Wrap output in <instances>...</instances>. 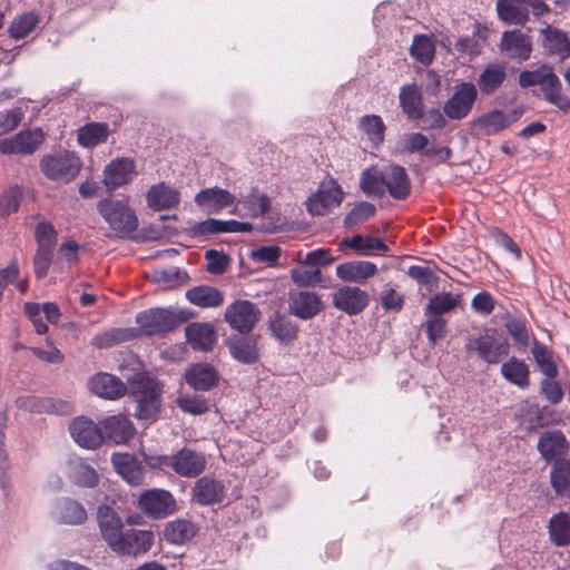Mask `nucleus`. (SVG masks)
Wrapping results in <instances>:
<instances>
[{
	"label": "nucleus",
	"mask_w": 570,
	"mask_h": 570,
	"mask_svg": "<svg viewBox=\"0 0 570 570\" xmlns=\"http://www.w3.org/2000/svg\"><path fill=\"white\" fill-rule=\"evenodd\" d=\"M185 335L194 350L210 351L216 342L214 327L208 323H193L187 325Z\"/></svg>",
	"instance_id": "35"
},
{
	"label": "nucleus",
	"mask_w": 570,
	"mask_h": 570,
	"mask_svg": "<svg viewBox=\"0 0 570 570\" xmlns=\"http://www.w3.org/2000/svg\"><path fill=\"white\" fill-rule=\"evenodd\" d=\"M399 98L403 112L410 119L421 117L420 110L424 108L421 87L415 82L404 85Z\"/></svg>",
	"instance_id": "43"
},
{
	"label": "nucleus",
	"mask_w": 570,
	"mask_h": 570,
	"mask_svg": "<svg viewBox=\"0 0 570 570\" xmlns=\"http://www.w3.org/2000/svg\"><path fill=\"white\" fill-rule=\"evenodd\" d=\"M97 521L102 539L114 551L124 534L121 518L111 507L102 504L97 510Z\"/></svg>",
	"instance_id": "18"
},
{
	"label": "nucleus",
	"mask_w": 570,
	"mask_h": 570,
	"mask_svg": "<svg viewBox=\"0 0 570 570\" xmlns=\"http://www.w3.org/2000/svg\"><path fill=\"white\" fill-rule=\"evenodd\" d=\"M187 384L196 391H209L218 383L217 371L207 363L191 365L185 374Z\"/></svg>",
	"instance_id": "30"
},
{
	"label": "nucleus",
	"mask_w": 570,
	"mask_h": 570,
	"mask_svg": "<svg viewBox=\"0 0 570 570\" xmlns=\"http://www.w3.org/2000/svg\"><path fill=\"white\" fill-rule=\"evenodd\" d=\"M186 298L194 305L203 308L219 307L224 303L223 293L213 286L199 285L186 292Z\"/></svg>",
	"instance_id": "38"
},
{
	"label": "nucleus",
	"mask_w": 570,
	"mask_h": 570,
	"mask_svg": "<svg viewBox=\"0 0 570 570\" xmlns=\"http://www.w3.org/2000/svg\"><path fill=\"white\" fill-rule=\"evenodd\" d=\"M205 259L207 261L206 269L213 275H220L225 272L229 264V258L222 252L216 249H208L205 252Z\"/></svg>",
	"instance_id": "63"
},
{
	"label": "nucleus",
	"mask_w": 570,
	"mask_h": 570,
	"mask_svg": "<svg viewBox=\"0 0 570 570\" xmlns=\"http://www.w3.org/2000/svg\"><path fill=\"white\" fill-rule=\"evenodd\" d=\"M147 204L155 210L170 209L179 204V193L165 184L154 185L147 193Z\"/></svg>",
	"instance_id": "40"
},
{
	"label": "nucleus",
	"mask_w": 570,
	"mask_h": 570,
	"mask_svg": "<svg viewBox=\"0 0 570 570\" xmlns=\"http://www.w3.org/2000/svg\"><path fill=\"white\" fill-rule=\"evenodd\" d=\"M206 464L203 453L185 446L173 454L171 470L179 476L197 478L205 471Z\"/></svg>",
	"instance_id": "15"
},
{
	"label": "nucleus",
	"mask_w": 570,
	"mask_h": 570,
	"mask_svg": "<svg viewBox=\"0 0 570 570\" xmlns=\"http://www.w3.org/2000/svg\"><path fill=\"white\" fill-rule=\"evenodd\" d=\"M470 127L476 134L490 136L507 128L504 112L500 109H492L470 122Z\"/></svg>",
	"instance_id": "42"
},
{
	"label": "nucleus",
	"mask_w": 570,
	"mask_h": 570,
	"mask_svg": "<svg viewBox=\"0 0 570 570\" xmlns=\"http://www.w3.org/2000/svg\"><path fill=\"white\" fill-rule=\"evenodd\" d=\"M129 399L135 403V417L153 423L158 420L161 409L163 386L159 381L147 373L132 376L127 386Z\"/></svg>",
	"instance_id": "2"
},
{
	"label": "nucleus",
	"mask_w": 570,
	"mask_h": 570,
	"mask_svg": "<svg viewBox=\"0 0 570 570\" xmlns=\"http://www.w3.org/2000/svg\"><path fill=\"white\" fill-rule=\"evenodd\" d=\"M539 43L547 56H559L560 61L570 58V37L568 33L551 24H546L539 31Z\"/></svg>",
	"instance_id": "16"
},
{
	"label": "nucleus",
	"mask_w": 570,
	"mask_h": 570,
	"mask_svg": "<svg viewBox=\"0 0 570 570\" xmlns=\"http://www.w3.org/2000/svg\"><path fill=\"white\" fill-rule=\"evenodd\" d=\"M282 249L277 245L261 246L252 249V261L264 263L267 266H276L281 257Z\"/></svg>",
	"instance_id": "61"
},
{
	"label": "nucleus",
	"mask_w": 570,
	"mask_h": 570,
	"mask_svg": "<svg viewBox=\"0 0 570 570\" xmlns=\"http://www.w3.org/2000/svg\"><path fill=\"white\" fill-rule=\"evenodd\" d=\"M453 48L460 55H468L470 59H474L482 53V45L478 41L472 32L471 36L463 35L458 38Z\"/></svg>",
	"instance_id": "60"
},
{
	"label": "nucleus",
	"mask_w": 570,
	"mask_h": 570,
	"mask_svg": "<svg viewBox=\"0 0 570 570\" xmlns=\"http://www.w3.org/2000/svg\"><path fill=\"white\" fill-rule=\"evenodd\" d=\"M69 431L75 442L85 449L95 450L105 441L100 422L96 424L85 416L75 419L69 425Z\"/></svg>",
	"instance_id": "12"
},
{
	"label": "nucleus",
	"mask_w": 570,
	"mask_h": 570,
	"mask_svg": "<svg viewBox=\"0 0 570 570\" xmlns=\"http://www.w3.org/2000/svg\"><path fill=\"white\" fill-rule=\"evenodd\" d=\"M46 132L41 127L23 128L11 137L0 139V142H43Z\"/></svg>",
	"instance_id": "62"
},
{
	"label": "nucleus",
	"mask_w": 570,
	"mask_h": 570,
	"mask_svg": "<svg viewBox=\"0 0 570 570\" xmlns=\"http://www.w3.org/2000/svg\"><path fill=\"white\" fill-rule=\"evenodd\" d=\"M35 237L37 248L55 250L57 245V230L47 220L39 222L36 226Z\"/></svg>",
	"instance_id": "52"
},
{
	"label": "nucleus",
	"mask_w": 570,
	"mask_h": 570,
	"mask_svg": "<svg viewBox=\"0 0 570 570\" xmlns=\"http://www.w3.org/2000/svg\"><path fill=\"white\" fill-rule=\"evenodd\" d=\"M504 327L511 336L514 346L521 353H524L530 344V334L524 317L509 316L504 322Z\"/></svg>",
	"instance_id": "47"
},
{
	"label": "nucleus",
	"mask_w": 570,
	"mask_h": 570,
	"mask_svg": "<svg viewBox=\"0 0 570 570\" xmlns=\"http://www.w3.org/2000/svg\"><path fill=\"white\" fill-rule=\"evenodd\" d=\"M499 48L502 52H508L509 57L525 61L533 50L532 38L520 29L505 30L502 32Z\"/></svg>",
	"instance_id": "19"
},
{
	"label": "nucleus",
	"mask_w": 570,
	"mask_h": 570,
	"mask_svg": "<svg viewBox=\"0 0 570 570\" xmlns=\"http://www.w3.org/2000/svg\"><path fill=\"white\" fill-rule=\"evenodd\" d=\"M272 337L282 346L292 345L298 337V325L289 315L281 312L273 313L267 323Z\"/></svg>",
	"instance_id": "21"
},
{
	"label": "nucleus",
	"mask_w": 570,
	"mask_h": 570,
	"mask_svg": "<svg viewBox=\"0 0 570 570\" xmlns=\"http://www.w3.org/2000/svg\"><path fill=\"white\" fill-rule=\"evenodd\" d=\"M495 10L498 19L505 24L525 26L530 19L524 0H497Z\"/></svg>",
	"instance_id": "29"
},
{
	"label": "nucleus",
	"mask_w": 570,
	"mask_h": 570,
	"mask_svg": "<svg viewBox=\"0 0 570 570\" xmlns=\"http://www.w3.org/2000/svg\"><path fill=\"white\" fill-rule=\"evenodd\" d=\"M376 214V206L368 202H358L344 217L343 224L352 228L363 224Z\"/></svg>",
	"instance_id": "50"
},
{
	"label": "nucleus",
	"mask_w": 570,
	"mask_h": 570,
	"mask_svg": "<svg viewBox=\"0 0 570 570\" xmlns=\"http://www.w3.org/2000/svg\"><path fill=\"white\" fill-rule=\"evenodd\" d=\"M550 484L557 497L570 498V459H558L551 465Z\"/></svg>",
	"instance_id": "39"
},
{
	"label": "nucleus",
	"mask_w": 570,
	"mask_h": 570,
	"mask_svg": "<svg viewBox=\"0 0 570 570\" xmlns=\"http://www.w3.org/2000/svg\"><path fill=\"white\" fill-rule=\"evenodd\" d=\"M360 129L364 131L371 142H384L385 124L377 115H365L360 119Z\"/></svg>",
	"instance_id": "51"
},
{
	"label": "nucleus",
	"mask_w": 570,
	"mask_h": 570,
	"mask_svg": "<svg viewBox=\"0 0 570 570\" xmlns=\"http://www.w3.org/2000/svg\"><path fill=\"white\" fill-rule=\"evenodd\" d=\"M154 543V533L144 530L124 532L114 552L121 556H138L147 552Z\"/></svg>",
	"instance_id": "22"
},
{
	"label": "nucleus",
	"mask_w": 570,
	"mask_h": 570,
	"mask_svg": "<svg viewBox=\"0 0 570 570\" xmlns=\"http://www.w3.org/2000/svg\"><path fill=\"white\" fill-rule=\"evenodd\" d=\"M500 373L508 383L519 387L520 390H528L531 385L530 366L524 360L517 356H511L503 362Z\"/></svg>",
	"instance_id": "27"
},
{
	"label": "nucleus",
	"mask_w": 570,
	"mask_h": 570,
	"mask_svg": "<svg viewBox=\"0 0 570 570\" xmlns=\"http://www.w3.org/2000/svg\"><path fill=\"white\" fill-rule=\"evenodd\" d=\"M140 509L153 519H163L176 510V501L169 491L151 489L139 497Z\"/></svg>",
	"instance_id": "11"
},
{
	"label": "nucleus",
	"mask_w": 570,
	"mask_h": 570,
	"mask_svg": "<svg viewBox=\"0 0 570 570\" xmlns=\"http://www.w3.org/2000/svg\"><path fill=\"white\" fill-rule=\"evenodd\" d=\"M497 328L487 327L478 336H469L464 343L466 354L488 364H498L510 354V343L505 337L497 340Z\"/></svg>",
	"instance_id": "4"
},
{
	"label": "nucleus",
	"mask_w": 570,
	"mask_h": 570,
	"mask_svg": "<svg viewBox=\"0 0 570 570\" xmlns=\"http://www.w3.org/2000/svg\"><path fill=\"white\" fill-rule=\"evenodd\" d=\"M324 309L322 297L315 292L299 291L289 294L288 314L308 321Z\"/></svg>",
	"instance_id": "13"
},
{
	"label": "nucleus",
	"mask_w": 570,
	"mask_h": 570,
	"mask_svg": "<svg viewBox=\"0 0 570 570\" xmlns=\"http://www.w3.org/2000/svg\"><path fill=\"white\" fill-rule=\"evenodd\" d=\"M89 387L96 395L107 399L117 400L127 393V385L117 376L100 372L89 380Z\"/></svg>",
	"instance_id": "24"
},
{
	"label": "nucleus",
	"mask_w": 570,
	"mask_h": 570,
	"mask_svg": "<svg viewBox=\"0 0 570 570\" xmlns=\"http://www.w3.org/2000/svg\"><path fill=\"white\" fill-rule=\"evenodd\" d=\"M135 174V164L129 158L111 161L105 169L104 183L108 189H116L131 181Z\"/></svg>",
	"instance_id": "28"
},
{
	"label": "nucleus",
	"mask_w": 570,
	"mask_h": 570,
	"mask_svg": "<svg viewBox=\"0 0 570 570\" xmlns=\"http://www.w3.org/2000/svg\"><path fill=\"white\" fill-rule=\"evenodd\" d=\"M556 379L546 376L540 382V394L553 405L561 403L564 396V391Z\"/></svg>",
	"instance_id": "57"
},
{
	"label": "nucleus",
	"mask_w": 570,
	"mask_h": 570,
	"mask_svg": "<svg viewBox=\"0 0 570 570\" xmlns=\"http://www.w3.org/2000/svg\"><path fill=\"white\" fill-rule=\"evenodd\" d=\"M104 440L114 444L127 443L135 435L132 422L122 414L111 415L100 421Z\"/></svg>",
	"instance_id": "20"
},
{
	"label": "nucleus",
	"mask_w": 570,
	"mask_h": 570,
	"mask_svg": "<svg viewBox=\"0 0 570 570\" xmlns=\"http://www.w3.org/2000/svg\"><path fill=\"white\" fill-rule=\"evenodd\" d=\"M404 151L420 155V160L436 166L449 160L452 150L448 145H404Z\"/></svg>",
	"instance_id": "37"
},
{
	"label": "nucleus",
	"mask_w": 570,
	"mask_h": 570,
	"mask_svg": "<svg viewBox=\"0 0 570 570\" xmlns=\"http://www.w3.org/2000/svg\"><path fill=\"white\" fill-rule=\"evenodd\" d=\"M537 450L547 463H553L554 460L566 459L570 444L561 430H548L539 436Z\"/></svg>",
	"instance_id": "14"
},
{
	"label": "nucleus",
	"mask_w": 570,
	"mask_h": 570,
	"mask_svg": "<svg viewBox=\"0 0 570 570\" xmlns=\"http://www.w3.org/2000/svg\"><path fill=\"white\" fill-rule=\"evenodd\" d=\"M195 203L207 213H219L233 204V195L223 188L213 187L200 190L194 198Z\"/></svg>",
	"instance_id": "31"
},
{
	"label": "nucleus",
	"mask_w": 570,
	"mask_h": 570,
	"mask_svg": "<svg viewBox=\"0 0 570 570\" xmlns=\"http://www.w3.org/2000/svg\"><path fill=\"white\" fill-rule=\"evenodd\" d=\"M376 272V265L368 261L345 262L335 268L336 277L345 283H363L373 277Z\"/></svg>",
	"instance_id": "26"
},
{
	"label": "nucleus",
	"mask_w": 570,
	"mask_h": 570,
	"mask_svg": "<svg viewBox=\"0 0 570 570\" xmlns=\"http://www.w3.org/2000/svg\"><path fill=\"white\" fill-rule=\"evenodd\" d=\"M507 78V70L503 63L490 62L485 65L476 80L482 95L490 96L495 92Z\"/></svg>",
	"instance_id": "33"
},
{
	"label": "nucleus",
	"mask_w": 570,
	"mask_h": 570,
	"mask_svg": "<svg viewBox=\"0 0 570 570\" xmlns=\"http://www.w3.org/2000/svg\"><path fill=\"white\" fill-rule=\"evenodd\" d=\"M548 533L556 547L570 546V514L564 511L553 514L548 523Z\"/></svg>",
	"instance_id": "41"
},
{
	"label": "nucleus",
	"mask_w": 570,
	"mask_h": 570,
	"mask_svg": "<svg viewBox=\"0 0 570 570\" xmlns=\"http://www.w3.org/2000/svg\"><path fill=\"white\" fill-rule=\"evenodd\" d=\"M407 275L415 279L420 285L432 289L438 286L439 276L428 266L412 265L407 269Z\"/></svg>",
	"instance_id": "59"
},
{
	"label": "nucleus",
	"mask_w": 570,
	"mask_h": 570,
	"mask_svg": "<svg viewBox=\"0 0 570 570\" xmlns=\"http://www.w3.org/2000/svg\"><path fill=\"white\" fill-rule=\"evenodd\" d=\"M197 532V525L190 520L176 519L166 524L164 539L170 544L183 546L189 542Z\"/></svg>",
	"instance_id": "34"
},
{
	"label": "nucleus",
	"mask_w": 570,
	"mask_h": 570,
	"mask_svg": "<svg viewBox=\"0 0 570 570\" xmlns=\"http://www.w3.org/2000/svg\"><path fill=\"white\" fill-rule=\"evenodd\" d=\"M52 517L60 524L79 525L86 522L87 511L80 502L61 498L55 503Z\"/></svg>",
	"instance_id": "25"
},
{
	"label": "nucleus",
	"mask_w": 570,
	"mask_h": 570,
	"mask_svg": "<svg viewBox=\"0 0 570 570\" xmlns=\"http://www.w3.org/2000/svg\"><path fill=\"white\" fill-rule=\"evenodd\" d=\"M116 471L131 485L144 482V470L140 463L129 454H122L112 460Z\"/></svg>",
	"instance_id": "45"
},
{
	"label": "nucleus",
	"mask_w": 570,
	"mask_h": 570,
	"mask_svg": "<svg viewBox=\"0 0 570 570\" xmlns=\"http://www.w3.org/2000/svg\"><path fill=\"white\" fill-rule=\"evenodd\" d=\"M541 88L544 92V99L547 101H550V95L557 96L561 94L562 83L559 77L554 73L553 66L551 63H548V69H546L542 78Z\"/></svg>",
	"instance_id": "64"
},
{
	"label": "nucleus",
	"mask_w": 570,
	"mask_h": 570,
	"mask_svg": "<svg viewBox=\"0 0 570 570\" xmlns=\"http://www.w3.org/2000/svg\"><path fill=\"white\" fill-rule=\"evenodd\" d=\"M81 167L80 159L71 153L48 155L42 158L40 168L42 174L51 180L70 181Z\"/></svg>",
	"instance_id": "6"
},
{
	"label": "nucleus",
	"mask_w": 570,
	"mask_h": 570,
	"mask_svg": "<svg viewBox=\"0 0 570 570\" xmlns=\"http://www.w3.org/2000/svg\"><path fill=\"white\" fill-rule=\"evenodd\" d=\"M39 21V14L33 10L16 17L8 28L9 37L14 40L28 37L37 28Z\"/></svg>",
	"instance_id": "48"
},
{
	"label": "nucleus",
	"mask_w": 570,
	"mask_h": 570,
	"mask_svg": "<svg viewBox=\"0 0 570 570\" xmlns=\"http://www.w3.org/2000/svg\"><path fill=\"white\" fill-rule=\"evenodd\" d=\"M386 193L395 200H405L412 191L410 177L404 167L397 164L385 166Z\"/></svg>",
	"instance_id": "23"
},
{
	"label": "nucleus",
	"mask_w": 570,
	"mask_h": 570,
	"mask_svg": "<svg viewBox=\"0 0 570 570\" xmlns=\"http://www.w3.org/2000/svg\"><path fill=\"white\" fill-rule=\"evenodd\" d=\"M224 318L236 331L227 340L232 356L244 364L249 363V301L228 305Z\"/></svg>",
	"instance_id": "3"
},
{
	"label": "nucleus",
	"mask_w": 570,
	"mask_h": 570,
	"mask_svg": "<svg viewBox=\"0 0 570 570\" xmlns=\"http://www.w3.org/2000/svg\"><path fill=\"white\" fill-rule=\"evenodd\" d=\"M257 189L252 188V218L262 216V223H252V232L274 234L282 229L283 223L278 213L271 210V199L266 195H257Z\"/></svg>",
	"instance_id": "9"
},
{
	"label": "nucleus",
	"mask_w": 570,
	"mask_h": 570,
	"mask_svg": "<svg viewBox=\"0 0 570 570\" xmlns=\"http://www.w3.org/2000/svg\"><path fill=\"white\" fill-rule=\"evenodd\" d=\"M97 208L118 238H131L137 230L138 217L127 203L118 199H101Z\"/></svg>",
	"instance_id": "5"
},
{
	"label": "nucleus",
	"mask_w": 570,
	"mask_h": 570,
	"mask_svg": "<svg viewBox=\"0 0 570 570\" xmlns=\"http://www.w3.org/2000/svg\"><path fill=\"white\" fill-rule=\"evenodd\" d=\"M462 301V294H452L450 292L438 293L430 297L428 305L424 308L425 316L442 317L453 311Z\"/></svg>",
	"instance_id": "44"
},
{
	"label": "nucleus",
	"mask_w": 570,
	"mask_h": 570,
	"mask_svg": "<svg viewBox=\"0 0 570 570\" xmlns=\"http://www.w3.org/2000/svg\"><path fill=\"white\" fill-rule=\"evenodd\" d=\"M225 494L224 482L209 475L199 478L191 489L193 500L203 507L222 503Z\"/></svg>",
	"instance_id": "17"
},
{
	"label": "nucleus",
	"mask_w": 570,
	"mask_h": 570,
	"mask_svg": "<svg viewBox=\"0 0 570 570\" xmlns=\"http://www.w3.org/2000/svg\"><path fill=\"white\" fill-rule=\"evenodd\" d=\"M188 318L189 313L184 309L171 307L149 308L137 313L135 321L139 327L110 328L98 333L91 338V345L102 350L132 341L139 335H164L176 330Z\"/></svg>",
	"instance_id": "1"
},
{
	"label": "nucleus",
	"mask_w": 570,
	"mask_h": 570,
	"mask_svg": "<svg viewBox=\"0 0 570 570\" xmlns=\"http://www.w3.org/2000/svg\"><path fill=\"white\" fill-rule=\"evenodd\" d=\"M521 416L524 417L528 430L535 431L541 428H546L548 425V422L544 420L542 410L540 409L538 403H531L529 401H525L521 404L519 409Z\"/></svg>",
	"instance_id": "53"
},
{
	"label": "nucleus",
	"mask_w": 570,
	"mask_h": 570,
	"mask_svg": "<svg viewBox=\"0 0 570 570\" xmlns=\"http://www.w3.org/2000/svg\"><path fill=\"white\" fill-rule=\"evenodd\" d=\"M478 99V89L471 81H460L454 92L443 106L444 115L451 120H461L472 110Z\"/></svg>",
	"instance_id": "7"
},
{
	"label": "nucleus",
	"mask_w": 570,
	"mask_h": 570,
	"mask_svg": "<svg viewBox=\"0 0 570 570\" xmlns=\"http://www.w3.org/2000/svg\"><path fill=\"white\" fill-rule=\"evenodd\" d=\"M440 39L432 33H417L413 37L412 45L409 49L410 56L419 63L428 67L435 59L436 43L446 51L451 50L452 41L448 33L439 31Z\"/></svg>",
	"instance_id": "8"
},
{
	"label": "nucleus",
	"mask_w": 570,
	"mask_h": 570,
	"mask_svg": "<svg viewBox=\"0 0 570 570\" xmlns=\"http://www.w3.org/2000/svg\"><path fill=\"white\" fill-rule=\"evenodd\" d=\"M291 278L297 287H313L323 281L320 268L295 267L289 271Z\"/></svg>",
	"instance_id": "54"
},
{
	"label": "nucleus",
	"mask_w": 570,
	"mask_h": 570,
	"mask_svg": "<svg viewBox=\"0 0 570 570\" xmlns=\"http://www.w3.org/2000/svg\"><path fill=\"white\" fill-rule=\"evenodd\" d=\"M361 190L367 196L383 197L385 188V166H371L364 169L360 179Z\"/></svg>",
	"instance_id": "36"
},
{
	"label": "nucleus",
	"mask_w": 570,
	"mask_h": 570,
	"mask_svg": "<svg viewBox=\"0 0 570 570\" xmlns=\"http://www.w3.org/2000/svg\"><path fill=\"white\" fill-rule=\"evenodd\" d=\"M110 134L109 124L90 121L77 130V142H106Z\"/></svg>",
	"instance_id": "49"
},
{
	"label": "nucleus",
	"mask_w": 570,
	"mask_h": 570,
	"mask_svg": "<svg viewBox=\"0 0 570 570\" xmlns=\"http://www.w3.org/2000/svg\"><path fill=\"white\" fill-rule=\"evenodd\" d=\"M425 322V332L431 345H436L448 334L446 321L439 316H428Z\"/></svg>",
	"instance_id": "58"
},
{
	"label": "nucleus",
	"mask_w": 570,
	"mask_h": 570,
	"mask_svg": "<svg viewBox=\"0 0 570 570\" xmlns=\"http://www.w3.org/2000/svg\"><path fill=\"white\" fill-rule=\"evenodd\" d=\"M420 114L421 117L412 118V120H415L422 130L442 129L446 125L444 115L438 108H431L428 111L422 108Z\"/></svg>",
	"instance_id": "55"
},
{
	"label": "nucleus",
	"mask_w": 570,
	"mask_h": 570,
	"mask_svg": "<svg viewBox=\"0 0 570 570\" xmlns=\"http://www.w3.org/2000/svg\"><path fill=\"white\" fill-rule=\"evenodd\" d=\"M344 193L340 185L335 184L332 189L317 190L307 202V210L312 215H323L327 209L341 204Z\"/></svg>",
	"instance_id": "32"
},
{
	"label": "nucleus",
	"mask_w": 570,
	"mask_h": 570,
	"mask_svg": "<svg viewBox=\"0 0 570 570\" xmlns=\"http://www.w3.org/2000/svg\"><path fill=\"white\" fill-rule=\"evenodd\" d=\"M332 298L333 306L348 316L361 314L370 304L367 292L357 286H341Z\"/></svg>",
	"instance_id": "10"
},
{
	"label": "nucleus",
	"mask_w": 570,
	"mask_h": 570,
	"mask_svg": "<svg viewBox=\"0 0 570 570\" xmlns=\"http://www.w3.org/2000/svg\"><path fill=\"white\" fill-rule=\"evenodd\" d=\"M531 353L540 372L544 376L557 377L559 374L558 365L554 361V352L535 337L532 341Z\"/></svg>",
	"instance_id": "46"
},
{
	"label": "nucleus",
	"mask_w": 570,
	"mask_h": 570,
	"mask_svg": "<svg viewBox=\"0 0 570 570\" xmlns=\"http://www.w3.org/2000/svg\"><path fill=\"white\" fill-rule=\"evenodd\" d=\"M177 404L181 411L194 415H200L209 411L208 400L197 394L180 396Z\"/></svg>",
	"instance_id": "56"
}]
</instances>
